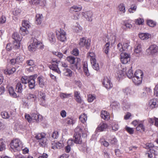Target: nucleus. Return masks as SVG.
Returning a JSON list of instances; mask_svg holds the SVG:
<instances>
[{
	"label": "nucleus",
	"mask_w": 158,
	"mask_h": 158,
	"mask_svg": "<svg viewBox=\"0 0 158 158\" xmlns=\"http://www.w3.org/2000/svg\"><path fill=\"white\" fill-rule=\"evenodd\" d=\"M88 102H92L95 98V96L92 94H89L88 96Z\"/></svg>",
	"instance_id": "obj_58"
},
{
	"label": "nucleus",
	"mask_w": 158,
	"mask_h": 158,
	"mask_svg": "<svg viewBox=\"0 0 158 158\" xmlns=\"http://www.w3.org/2000/svg\"><path fill=\"white\" fill-rule=\"evenodd\" d=\"M9 92L10 94L13 97L16 98L17 95L16 93L14 92L13 87H10L9 88Z\"/></svg>",
	"instance_id": "obj_42"
},
{
	"label": "nucleus",
	"mask_w": 158,
	"mask_h": 158,
	"mask_svg": "<svg viewBox=\"0 0 158 158\" xmlns=\"http://www.w3.org/2000/svg\"><path fill=\"white\" fill-rule=\"evenodd\" d=\"M110 143L111 144H115L117 142V140L115 138H113L109 140Z\"/></svg>",
	"instance_id": "obj_63"
},
{
	"label": "nucleus",
	"mask_w": 158,
	"mask_h": 158,
	"mask_svg": "<svg viewBox=\"0 0 158 158\" xmlns=\"http://www.w3.org/2000/svg\"><path fill=\"white\" fill-rule=\"evenodd\" d=\"M137 131L140 132H143L145 131V127L142 124L139 123L136 127Z\"/></svg>",
	"instance_id": "obj_41"
},
{
	"label": "nucleus",
	"mask_w": 158,
	"mask_h": 158,
	"mask_svg": "<svg viewBox=\"0 0 158 158\" xmlns=\"http://www.w3.org/2000/svg\"><path fill=\"white\" fill-rule=\"evenodd\" d=\"M40 117H41L40 115H38L35 113H33L31 114V118L32 120H35L36 121H39V118Z\"/></svg>",
	"instance_id": "obj_44"
},
{
	"label": "nucleus",
	"mask_w": 158,
	"mask_h": 158,
	"mask_svg": "<svg viewBox=\"0 0 158 158\" xmlns=\"http://www.w3.org/2000/svg\"><path fill=\"white\" fill-rule=\"evenodd\" d=\"M27 28L23 27L20 28V32L22 35H25L28 33L29 32L27 29Z\"/></svg>",
	"instance_id": "obj_36"
},
{
	"label": "nucleus",
	"mask_w": 158,
	"mask_h": 158,
	"mask_svg": "<svg viewBox=\"0 0 158 158\" xmlns=\"http://www.w3.org/2000/svg\"><path fill=\"white\" fill-rule=\"evenodd\" d=\"M134 76L138 77H141L142 79L143 76V73L142 71L140 70H138L136 71Z\"/></svg>",
	"instance_id": "obj_35"
},
{
	"label": "nucleus",
	"mask_w": 158,
	"mask_h": 158,
	"mask_svg": "<svg viewBox=\"0 0 158 158\" xmlns=\"http://www.w3.org/2000/svg\"><path fill=\"white\" fill-rule=\"evenodd\" d=\"M64 74L66 76L71 77L72 75V72L69 69L65 68L63 69Z\"/></svg>",
	"instance_id": "obj_26"
},
{
	"label": "nucleus",
	"mask_w": 158,
	"mask_h": 158,
	"mask_svg": "<svg viewBox=\"0 0 158 158\" xmlns=\"http://www.w3.org/2000/svg\"><path fill=\"white\" fill-rule=\"evenodd\" d=\"M26 63L28 65L32 66H34V61L32 60H27L26 61Z\"/></svg>",
	"instance_id": "obj_62"
},
{
	"label": "nucleus",
	"mask_w": 158,
	"mask_h": 158,
	"mask_svg": "<svg viewBox=\"0 0 158 158\" xmlns=\"http://www.w3.org/2000/svg\"><path fill=\"white\" fill-rule=\"evenodd\" d=\"M22 146L21 141L18 139L13 140L10 143V147L13 150L19 151Z\"/></svg>",
	"instance_id": "obj_3"
},
{
	"label": "nucleus",
	"mask_w": 158,
	"mask_h": 158,
	"mask_svg": "<svg viewBox=\"0 0 158 158\" xmlns=\"http://www.w3.org/2000/svg\"><path fill=\"white\" fill-rule=\"evenodd\" d=\"M118 10L121 14L124 13L126 12L125 7L123 3L120 4L118 6Z\"/></svg>",
	"instance_id": "obj_28"
},
{
	"label": "nucleus",
	"mask_w": 158,
	"mask_h": 158,
	"mask_svg": "<svg viewBox=\"0 0 158 158\" xmlns=\"http://www.w3.org/2000/svg\"><path fill=\"white\" fill-rule=\"evenodd\" d=\"M73 29V31L77 33L81 32L82 30L81 27L77 23L74 26Z\"/></svg>",
	"instance_id": "obj_33"
},
{
	"label": "nucleus",
	"mask_w": 158,
	"mask_h": 158,
	"mask_svg": "<svg viewBox=\"0 0 158 158\" xmlns=\"http://www.w3.org/2000/svg\"><path fill=\"white\" fill-rule=\"evenodd\" d=\"M132 68V67H131L129 68H128L127 72L126 73L127 76L129 78L132 77L133 76Z\"/></svg>",
	"instance_id": "obj_46"
},
{
	"label": "nucleus",
	"mask_w": 158,
	"mask_h": 158,
	"mask_svg": "<svg viewBox=\"0 0 158 158\" xmlns=\"http://www.w3.org/2000/svg\"><path fill=\"white\" fill-rule=\"evenodd\" d=\"M39 94L40 98L41 99V100L42 101V102H43L44 104L45 100V93L41 92L39 93Z\"/></svg>",
	"instance_id": "obj_50"
},
{
	"label": "nucleus",
	"mask_w": 158,
	"mask_h": 158,
	"mask_svg": "<svg viewBox=\"0 0 158 158\" xmlns=\"http://www.w3.org/2000/svg\"><path fill=\"white\" fill-rule=\"evenodd\" d=\"M137 6L135 5H132L131 7L129 9V11L130 13H133L136 11Z\"/></svg>",
	"instance_id": "obj_59"
},
{
	"label": "nucleus",
	"mask_w": 158,
	"mask_h": 158,
	"mask_svg": "<svg viewBox=\"0 0 158 158\" xmlns=\"http://www.w3.org/2000/svg\"><path fill=\"white\" fill-rule=\"evenodd\" d=\"M66 32L63 29H60V31H56V35L58 40L61 42H64L66 40Z\"/></svg>",
	"instance_id": "obj_5"
},
{
	"label": "nucleus",
	"mask_w": 158,
	"mask_h": 158,
	"mask_svg": "<svg viewBox=\"0 0 158 158\" xmlns=\"http://www.w3.org/2000/svg\"><path fill=\"white\" fill-rule=\"evenodd\" d=\"M74 96L76 101L79 103H81L83 102L80 96V93L79 92L76 91L74 93Z\"/></svg>",
	"instance_id": "obj_18"
},
{
	"label": "nucleus",
	"mask_w": 158,
	"mask_h": 158,
	"mask_svg": "<svg viewBox=\"0 0 158 158\" xmlns=\"http://www.w3.org/2000/svg\"><path fill=\"white\" fill-rule=\"evenodd\" d=\"M64 122L66 123L69 125L73 124L74 123L73 120L69 118H67L65 119Z\"/></svg>",
	"instance_id": "obj_48"
},
{
	"label": "nucleus",
	"mask_w": 158,
	"mask_h": 158,
	"mask_svg": "<svg viewBox=\"0 0 158 158\" xmlns=\"http://www.w3.org/2000/svg\"><path fill=\"white\" fill-rule=\"evenodd\" d=\"M148 25L151 27H154L156 25V23L152 20H149L147 21Z\"/></svg>",
	"instance_id": "obj_55"
},
{
	"label": "nucleus",
	"mask_w": 158,
	"mask_h": 158,
	"mask_svg": "<svg viewBox=\"0 0 158 158\" xmlns=\"http://www.w3.org/2000/svg\"><path fill=\"white\" fill-rule=\"evenodd\" d=\"M71 94H68L66 93H61L60 94V97L62 98H68L71 97Z\"/></svg>",
	"instance_id": "obj_56"
},
{
	"label": "nucleus",
	"mask_w": 158,
	"mask_h": 158,
	"mask_svg": "<svg viewBox=\"0 0 158 158\" xmlns=\"http://www.w3.org/2000/svg\"><path fill=\"white\" fill-rule=\"evenodd\" d=\"M132 78V80L133 82L136 85H139L141 83L142 79L141 77L138 78L134 76H133Z\"/></svg>",
	"instance_id": "obj_25"
},
{
	"label": "nucleus",
	"mask_w": 158,
	"mask_h": 158,
	"mask_svg": "<svg viewBox=\"0 0 158 158\" xmlns=\"http://www.w3.org/2000/svg\"><path fill=\"white\" fill-rule=\"evenodd\" d=\"M139 37L142 40H147L151 38V35L147 33H142L139 34Z\"/></svg>",
	"instance_id": "obj_13"
},
{
	"label": "nucleus",
	"mask_w": 158,
	"mask_h": 158,
	"mask_svg": "<svg viewBox=\"0 0 158 158\" xmlns=\"http://www.w3.org/2000/svg\"><path fill=\"white\" fill-rule=\"evenodd\" d=\"M52 64L49 65V68L52 70L53 71L57 73L58 74L60 73L61 72L58 68V65L59 63H60L61 66L65 68L68 67V65L65 63L63 62H60L59 61H58L56 59H53L52 60L51 62Z\"/></svg>",
	"instance_id": "obj_1"
},
{
	"label": "nucleus",
	"mask_w": 158,
	"mask_h": 158,
	"mask_svg": "<svg viewBox=\"0 0 158 158\" xmlns=\"http://www.w3.org/2000/svg\"><path fill=\"white\" fill-rule=\"evenodd\" d=\"M125 129L130 134H132L134 133V130L133 128L127 126L125 127Z\"/></svg>",
	"instance_id": "obj_57"
},
{
	"label": "nucleus",
	"mask_w": 158,
	"mask_h": 158,
	"mask_svg": "<svg viewBox=\"0 0 158 158\" xmlns=\"http://www.w3.org/2000/svg\"><path fill=\"white\" fill-rule=\"evenodd\" d=\"M27 99H29L32 101H35L36 99V95L31 93H29L27 95Z\"/></svg>",
	"instance_id": "obj_38"
},
{
	"label": "nucleus",
	"mask_w": 158,
	"mask_h": 158,
	"mask_svg": "<svg viewBox=\"0 0 158 158\" xmlns=\"http://www.w3.org/2000/svg\"><path fill=\"white\" fill-rule=\"evenodd\" d=\"M146 52L148 55H155L158 53V47L155 44L152 45L146 50Z\"/></svg>",
	"instance_id": "obj_4"
},
{
	"label": "nucleus",
	"mask_w": 158,
	"mask_h": 158,
	"mask_svg": "<svg viewBox=\"0 0 158 158\" xmlns=\"http://www.w3.org/2000/svg\"><path fill=\"white\" fill-rule=\"evenodd\" d=\"M85 131L83 130L82 129L79 127H77L75 130V133L74 134H80L81 135V134L84 135H85L87 133V129H85L84 130Z\"/></svg>",
	"instance_id": "obj_12"
},
{
	"label": "nucleus",
	"mask_w": 158,
	"mask_h": 158,
	"mask_svg": "<svg viewBox=\"0 0 158 158\" xmlns=\"http://www.w3.org/2000/svg\"><path fill=\"white\" fill-rule=\"evenodd\" d=\"M45 136V134L42 133L38 134L35 136V138L37 140H40V142L43 143V139L44 138Z\"/></svg>",
	"instance_id": "obj_22"
},
{
	"label": "nucleus",
	"mask_w": 158,
	"mask_h": 158,
	"mask_svg": "<svg viewBox=\"0 0 158 158\" xmlns=\"http://www.w3.org/2000/svg\"><path fill=\"white\" fill-rule=\"evenodd\" d=\"M102 83L104 86L107 89H110L112 87V84L110 82V78L107 77L104 78Z\"/></svg>",
	"instance_id": "obj_10"
},
{
	"label": "nucleus",
	"mask_w": 158,
	"mask_h": 158,
	"mask_svg": "<svg viewBox=\"0 0 158 158\" xmlns=\"http://www.w3.org/2000/svg\"><path fill=\"white\" fill-rule=\"evenodd\" d=\"M110 45V43L108 42L106 43L105 45L104 48V52L106 54H107L108 53L109 50Z\"/></svg>",
	"instance_id": "obj_53"
},
{
	"label": "nucleus",
	"mask_w": 158,
	"mask_h": 158,
	"mask_svg": "<svg viewBox=\"0 0 158 158\" xmlns=\"http://www.w3.org/2000/svg\"><path fill=\"white\" fill-rule=\"evenodd\" d=\"M123 91L125 94L128 95L130 94L131 90L128 88H126L123 89Z\"/></svg>",
	"instance_id": "obj_61"
},
{
	"label": "nucleus",
	"mask_w": 158,
	"mask_h": 158,
	"mask_svg": "<svg viewBox=\"0 0 158 158\" xmlns=\"http://www.w3.org/2000/svg\"><path fill=\"white\" fill-rule=\"evenodd\" d=\"M12 37L14 40L13 41L14 45L17 47H20V41L22 40V37H20L19 34L15 32L12 35Z\"/></svg>",
	"instance_id": "obj_7"
},
{
	"label": "nucleus",
	"mask_w": 158,
	"mask_h": 158,
	"mask_svg": "<svg viewBox=\"0 0 158 158\" xmlns=\"http://www.w3.org/2000/svg\"><path fill=\"white\" fill-rule=\"evenodd\" d=\"M23 27L29 28L31 27L30 22L27 20H24L23 21L22 23Z\"/></svg>",
	"instance_id": "obj_45"
},
{
	"label": "nucleus",
	"mask_w": 158,
	"mask_h": 158,
	"mask_svg": "<svg viewBox=\"0 0 158 158\" xmlns=\"http://www.w3.org/2000/svg\"><path fill=\"white\" fill-rule=\"evenodd\" d=\"M128 53L124 52H122L120 54L121 61L123 64H126L130 60V55Z\"/></svg>",
	"instance_id": "obj_8"
},
{
	"label": "nucleus",
	"mask_w": 158,
	"mask_h": 158,
	"mask_svg": "<svg viewBox=\"0 0 158 158\" xmlns=\"http://www.w3.org/2000/svg\"><path fill=\"white\" fill-rule=\"evenodd\" d=\"M149 105L152 109L156 108L158 106V100L156 99H152L150 101Z\"/></svg>",
	"instance_id": "obj_16"
},
{
	"label": "nucleus",
	"mask_w": 158,
	"mask_h": 158,
	"mask_svg": "<svg viewBox=\"0 0 158 158\" xmlns=\"http://www.w3.org/2000/svg\"><path fill=\"white\" fill-rule=\"evenodd\" d=\"M108 127L107 125L104 123H101L96 129V131L98 132L103 131Z\"/></svg>",
	"instance_id": "obj_14"
},
{
	"label": "nucleus",
	"mask_w": 158,
	"mask_h": 158,
	"mask_svg": "<svg viewBox=\"0 0 158 158\" xmlns=\"http://www.w3.org/2000/svg\"><path fill=\"white\" fill-rule=\"evenodd\" d=\"M30 79V76L23 77L21 78V83L23 85L28 83Z\"/></svg>",
	"instance_id": "obj_40"
},
{
	"label": "nucleus",
	"mask_w": 158,
	"mask_h": 158,
	"mask_svg": "<svg viewBox=\"0 0 158 158\" xmlns=\"http://www.w3.org/2000/svg\"><path fill=\"white\" fill-rule=\"evenodd\" d=\"M85 17L87 20L91 21L92 20L93 13L91 11H88L84 13Z\"/></svg>",
	"instance_id": "obj_21"
},
{
	"label": "nucleus",
	"mask_w": 158,
	"mask_h": 158,
	"mask_svg": "<svg viewBox=\"0 0 158 158\" xmlns=\"http://www.w3.org/2000/svg\"><path fill=\"white\" fill-rule=\"evenodd\" d=\"M81 10V8L80 7L74 6L71 7L69 10L70 12L73 13V12H77L80 11Z\"/></svg>",
	"instance_id": "obj_29"
},
{
	"label": "nucleus",
	"mask_w": 158,
	"mask_h": 158,
	"mask_svg": "<svg viewBox=\"0 0 158 158\" xmlns=\"http://www.w3.org/2000/svg\"><path fill=\"white\" fill-rule=\"evenodd\" d=\"M74 137L75 139L74 142L76 143L81 144L82 142V140L81 135L80 134H74Z\"/></svg>",
	"instance_id": "obj_19"
},
{
	"label": "nucleus",
	"mask_w": 158,
	"mask_h": 158,
	"mask_svg": "<svg viewBox=\"0 0 158 158\" xmlns=\"http://www.w3.org/2000/svg\"><path fill=\"white\" fill-rule=\"evenodd\" d=\"M52 149H60L63 147V144L62 141L60 142H54L53 143H52Z\"/></svg>",
	"instance_id": "obj_15"
},
{
	"label": "nucleus",
	"mask_w": 158,
	"mask_h": 158,
	"mask_svg": "<svg viewBox=\"0 0 158 158\" xmlns=\"http://www.w3.org/2000/svg\"><path fill=\"white\" fill-rule=\"evenodd\" d=\"M15 71V68H13L11 69H7L6 71H5V73L6 74L10 75L13 73Z\"/></svg>",
	"instance_id": "obj_51"
},
{
	"label": "nucleus",
	"mask_w": 158,
	"mask_h": 158,
	"mask_svg": "<svg viewBox=\"0 0 158 158\" xmlns=\"http://www.w3.org/2000/svg\"><path fill=\"white\" fill-rule=\"evenodd\" d=\"M117 48L119 51L121 52H124V49L123 47V45L120 43H119L117 45Z\"/></svg>",
	"instance_id": "obj_60"
},
{
	"label": "nucleus",
	"mask_w": 158,
	"mask_h": 158,
	"mask_svg": "<svg viewBox=\"0 0 158 158\" xmlns=\"http://www.w3.org/2000/svg\"><path fill=\"white\" fill-rule=\"evenodd\" d=\"M29 43L28 48L30 52H34L36 51L39 47L40 48H43L42 44L35 38H32Z\"/></svg>",
	"instance_id": "obj_2"
},
{
	"label": "nucleus",
	"mask_w": 158,
	"mask_h": 158,
	"mask_svg": "<svg viewBox=\"0 0 158 158\" xmlns=\"http://www.w3.org/2000/svg\"><path fill=\"white\" fill-rule=\"evenodd\" d=\"M79 118L82 123H84L87 120V116L86 114H83L80 116Z\"/></svg>",
	"instance_id": "obj_39"
},
{
	"label": "nucleus",
	"mask_w": 158,
	"mask_h": 158,
	"mask_svg": "<svg viewBox=\"0 0 158 158\" xmlns=\"http://www.w3.org/2000/svg\"><path fill=\"white\" fill-rule=\"evenodd\" d=\"M144 22V19H143L140 18H138V19H136L135 20V23L138 25H143Z\"/></svg>",
	"instance_id": "obj_49"
},
{
	"label": "nucleus",
	"mask_w": 158,
	"mask_h": 158,
	"mask_svg": "<svg viewBox=\"0 0 158 158\" xmlns=\"http://www.w3.org/2000/svg\"><path fill=\"white\" fill-rule=\"evenodd\" d=\"M17 63H21L23 61L24 58L21 56H19L15 59Z\"/></svg>",
	"instance_id": "obj_54"
},
{
	"label": "nucleus",
	"mask_w": 158,
	"mask_h": 158,
	"mask_svg": "<svg viewBox=\"0 0 158 158\" xmlns=\"http://www.w3.org/2000/svg\"><path fill=\"white\" fill-rule=\"evenodd\" d=\"M25 87V85H23L21 82H19L17 83L15 86V91L17 93H20Z\"/></svg>",
	"instance_id": "obj_11"
},
{
	"label": "nucleus",
	"mask_w": 158,
	"mask_h": 158,
	"mask_svg": "<svg viewBox=\"0 0 158 158\" xmlns=\"http://www.w3.org/2000/svg\"><path fill=\"white\" fill-rule=\"evenodd\" d=\"M37 81L40 87L43 88L44 86V80L41 77H39L37 78Z\"/></svg>",
	"instance_id": "obj_37"
},
{
	"label": "nucleus",
	"mask_w": 158,
	"mask_h": 158,
	"mask_svg": "<svg viewBox=\"0 0 158 158\" xmlns=\"http://www.w3.org/2000/svg\"><path fill=\"white\" fill-rule=\"evenodd\" d=\"M142 45L141 44H138L135 47L134 52L136 53H139L142 51Z\"/></svg>",
	"instance_id": "obj_30"
},
{
	"label": "nucleus",
	"mask_w": 158,
	"mask_h": 158,
	"mask_svg": "<svg viewBox=\"0 0 158 158\" xmlns=\"http://www.w3.org/2000/svg\"><path fill=\"white\" fill-rule=\"evenodd\" d=\"M123 47L124 48V51L126 52H130L131 50V47L129 45V44L127 43H125L123 44Z\"/></svg>",
	"instance_id": "obj_34"
},
{
	"label": "nucleus",
	"mask_w": 158,
	"mask_h": 158,
	"mask_svg": "<svg viewBox=\"0 0 158 158\" xmlns=\"http://www.w3.org/2000/svg\"><path fill=\"white\" fill-rule=\"evenodd\" d=\"M2 117L5 119L8 118L10 116L8 113L6 111H3L1 112Z\"/></svg>",
	"instance_id": "obj_52"
},
{
	"label": "nucleus",
	"mask_w": 158,
	"mask_h": 158,
	"mask_svg": "<svg viewBox=\"0 0 158 158\" xmlns=\"http://www.w3.org/2000/svg\"><path fill=\"white\" fill-rule=\"evenodd\" d=\"M71 68L73 70L75 71L76 69L79 70L81 69V64H78L76 63L72 64L70 66Z\"/></svg>",
	"instance_id": "obj_31"
},
{
	"label": "nucleus",
	"mask_w": 158,
	"mask_h": 158,
	"mask_svg": "<svg viewBox=\"0 0 158 158\" xmlns=\"http://www.w3.org/2000/svg\"><path fill=\"white\" fill-rule=\"evenodd\" d=\"M101 118L104 119H108L109 118V113L105 111H102L101 112Z\"/></svg>",
	"instance_id": "obj_32"
},
{
	"label": "nucleus",
	"mask_w": 158,
	"mask_h": 158,
	"mask_svg": "<svg viewBox=\"0 0 158 158\" xmlns=\"http://www.w3.org/2000/svg\"><path fill=\"white\" fill-rule=\"evenodd\" d=\"M76 58L73 56H69L67 57L66 60L71 64H74L75 62Z\"/></svg>",
	"instance_id": "obj_43"
},
{
	"label": "nucleus",
	"mask_w": 158,
	"mask_h": 158,
	"mask_svg": "<svg viewBox=\"0 0 158 158\" xmlns=\"http://www.w3.org/2000/svg\"><path fill=\"white\" fill-rule=\"evenodd\" d=\"M37 75L35 74L30 76V79L28 81V86L30 89H34L35 86V79L37 78Z\"/></svg>",
	"instance_id": "obj_9"
},
{
	"label": "nucleus",
	"mask_w": 158,
	"mask_h": 158,
	"mask_svg": "<svg viewBox=\"0 0 158 158\" xmlns=\"http://www.w3.org/2000/svg\"><path fill=\"white\" fill-rule=\"evenodd\" d=\"M90 40H87L86 38L83 37L80 39L79 44L81 47H85L88 49L90 45Z\"/></svg>",
	"instance_id": "obj_6"
},
{
	"label": "nucleus",
	"mask_w": 158,
	"mask_h": 158,
	"mask_svg": "<svg viewBox=\"0 0 158 158\" xmlns=\"http://www.w3.org/2000/svg\"><path fill=\"white\" fill-rule=\"evenodd\" d=\"M48 39L51 43H54L56 41L55 34L52 32H51L48 34Z\"/></svg>",
	"instance_id": "obj_23"
},
{
	"label": "nucleus",
	"mask_w": 158,
	"mask_h": 158,
	"mask_svg": "<svg viewBox=\"0 0 158 158\" xmlns=\"http://www.w3.org/2000/svg\"><path fill=\"white\" fill-rule=\"evenodd\" d=\"M43 16L42 14H37L35 16V23L37 24H40L43 20Z\"/></svg>",
	"instance_id": "obj_20"
},
{
	"label": "nucleus",
	"mask_w": 158,
	"mask_h": 158,
	"mask_svg": "<svg viewBox=\"0 0 158 158\" xmlns=\"http://www.w3.org/2000/svg\"><path fill=\"white\" fill-rule=\"evenodd\" d=\"M52 136L53 139H57L58 137V132L56 131H54L52 133Z\"/></svg>",
	"instance_id": "obj_64"
},
{
	"label": "nucleus",
	"mask_w": 158,
	"mask_h": 158,
	"mask_svg": "<svg viewBox=\"0 0 158 158\" xmlns=\"http://www.w3.org/2000/svg\"><path fill=\"white\" fill-rule=\"evenodd\" d=\"M91 63L92 64V66L94 69L96 70H98L99 69V67L98 64L96 63V60L95 58L91 59Z\"/></svg>",
	"instance_id": "obj_17"
},
{
	"label": "nucleus",
	"mask_w": 158,
	"mask_h": 158,
	"mask_svg": "<svg viewBox=\"0 0 158 158\" xmlns=\"http://www.w3.org/2000/svg\"><path fill=\"white\" fill-rule=\"evenodd\" d=\"M31 4L35 5L39 4L40 6H44V3H42L40 0H31L29 2Z\"/></svg>",
	"instance_id": "obj_24"
},
{
	"label": "nucleus",
	"mask_w": 158,
	"mask_h": 158,
	"mask_svg": "<svg viewBox=\"0 0 158 158\" xmlns=\"http://www.w3.org/2000/svg\"><path fill=\"white\" fill-rule=\"evenodd\" d=\"M83 69L84 71L85 74L88 76L89 75L88 69V65L87 63H84L83 65Z\"/></svg>",
	"instance_id": "obj_47"
},
{
	"label": "nucleus",
	"mask_w": 158,
	"mask_h": 158,
	"mask_svg": "<svg viewBox=\"0 0 158 158\" xmlns=\"http://www.w3.org/2000/svg\"><path fill=\"white\" fill-rule=\"evenodd\" d=\"M68 145L65 148V151L67 153H69L70 151V146L73 144V141L72 140L69 139L67 141Z\"/></svg>",
	"instance_id": "obj_27"
}]
</instances>
